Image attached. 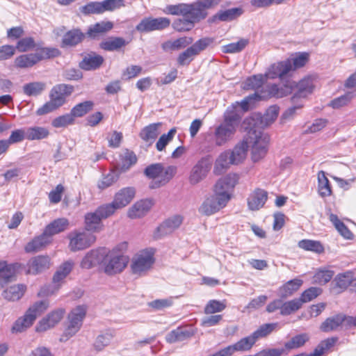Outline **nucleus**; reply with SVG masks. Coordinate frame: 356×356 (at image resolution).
<instances>
[{"label":"nucleus","instance_id":"f257e3e1","mask_svg":"<svg viewBox=\"0 0 356 356\" xmlns=\"http://www.w3.org/2000/svg\"><path fill=\"white\" fill-rule=\"evenodd\" d=\"M248 131L245 140L238 143L232 150L222 152L216 159L213 172L220 175L226 171L231 165H238L246 157L247 151L251 147L252 159L257 162L263 159L268 152L269 136L267 134L258 131Z\"/></svg>","mask_w":356,"mask_h":356},{"label":"nucleus","instance_id":"f03ea898","mask_svg":"<svg viewBox=\"0 0 356 356\" xmlns=\"http://www.w3.org/2000/svg\"><path fill=\"white\" fill-rule=\"evenodd\" d=\"M220 2V0H197L192 3L167 5L163 13L181 16L173 21L172 27L176 31L186 32L192 30L195 24L204 19L208 15L207 10L216 7Z\"/></svg>","mask_w":356,"mask_h":356},{"label":"nucleus","instance_id":"7ed1b4c3","mask_svg":"<svg viewBox=\"0 0 356 356\" xmlns=\"http://www.w3.org/2000/svg\"><path fill=\"white\" fill-rule=\"evenodd\" d=\"M241 118L238 102L227 108L223 114L222 122L214 129L213 142L216 146H223L234 138Z\"/></svg>","mask_w":356,"mask_h":356},{"label":"nucleus","instance_id":"20e7f679","mask_svg":"<svg viewBox=\"0 0 356 356\" xmlns=\"http://www.w3.org/2000/svg\"><path fill=\"white\" fill-rule=\"evenodd\" d=\"M294 88H296L297 90L291 97V101L295 104L298 99L305 98L313 92L314 88L313 79L311 77H307L302 79L297 84L295 81L287 80L285 83H282L280 86L277 84L267 86V92L262 93L261 97L282 98L291 94Z\"/></svg>","mask_w":356,"mask_h":356},{"label":"nucleus","instance_id":"39448f33","mask_svg":"<svg viewBox=\"0 0 356 356\" xmlns=\"http://www.w3.org/2000/svg\"><path fill=\"white\" fill-rule=\"evenodd\" d=\"M278 114L279 107L276 105L270 106L264 115L259 113H253L245 119L243 122L245 129L263 132L261 130L273 123L277 119Z\"/></svg>","mask_w":356,"mask_h":356},{"label":"nucleus","instance_id":"423d86ee","mask_svg":"<svg viewBox=\"0 0 356 356\" xmlns=\"http://www.w3.org/2000/svg\"><path fill=\"white\" fill-rule=\"evenodd\" d=\"M175 173V167L168 166L164 168L161 163L149 165L144 170L146 177L154 179L149 184L151 188H157L165 185L173 177Z\"/></svg>","mask_w":356,"mask_h":356},{"label":"nucleus","instance_id":"0eeeda50","mask_svg":"<svg viewBox=\"0 0 356 356\" xmlns=\"http://www.w3.org/2000/svg\"><path fill=\"white\" fill-rule=\"evenodd\" d=\"M266 77L265 75L262 74H257L254 75L251 77L248 78L245 83H244V88L249 90V89H253V90H259L260 88H262L260 92H256L253 95H250L245 98L243 100L241 101V102L239 104V106H241V108L243 111L248 110L249 105L251 104L252 101L255 99H262L263 98L261 97V95L264 92H267L266 86L267 85L264 86L263 87V84L264 81L266 80ZM271 84H268V86H270Z\"/></svg>","mask_w":356,"mask_h":356},{"label":"nucleus","instance_id":"6e6552de","mask_svg":"<svg viewBox=\"0 0 356 356\" xmlns=\"http://www.w3.org/2000/svg\"><path fill=\"white\" fill-rule=\"evenodd\" d=\"M86 309L84 306H78L68 314L67 327L60 340L66 341L73 337L80 330L83 320L86 316Z\"/></svg>","mask_w":356,"mask_h":356},{"label":"nucleus","instance_id":"1a4fd4ad","mask_svg":"<svg viewBox=\"0 0 356 356\" xmlns=\"http://www.w3.org/2000/svg\"><path fill=\"white\" fill-rule=\"evenodd\" d=\"M230 199L229 195L216 193L207 197L199 208V212L204 216H211L225 207Z\"/></svg>","mask_w":356,"mask_h":356},{"label":"nucleus","instance_id":"9d476101","mask_svg":"<svg viewBox=\"0 0 356 356\" xmlns=\"http://www.w3.org/2000/svg\"><path fill=\"white\" fill-rule=\"evenodd\" d=\"M111 207H105L104 205L99 207L95 211L88 213L85 216V227L87 231L93 232L102 229V220L111 216Z\"/></svg>","mask_w":356,"mask_h":356},{"label":"nucleus","instance_id":"9b49d317","mask_svg":"<svg viewBox=\"0 0 356 356\" xmlns=\"http://www.w3.org/2000/svg\"><path fill=\"white\" fill-rule=\"evenodd\" d=\"M70 240L69 248L72 252L84 250L90 246L96 240V237L86 232L74 231L68 234Z\"/></svg>","mask_w":356,"mask_h":356},{"label":"nucleus","instance_id":"f8f14e48","mask_svg":"<svg viewBox=\"0 0 356 356\" xmlns=\"http://www.w3.org/2000/svg\"><path fill=\"white\" fill-rule=\"evenodd\" d=\"M170 22V19L168 17H145L137 24L136 30L140 33L162 31L168 28Z\"/></svg>","mask_w":356,"mask_h":356},{"label":"nucleus","instance_id":"ddd939ff","mask_svg":"<svg viewBox=\"0 0 356 356\" xmlns=\"http://www.w3.org/2000/svg\"><path fill=\"white\" fill-rule=\"evenodd\" d=\"M128 261L127 257L122 254H116L114 251H108L104 264V271L108 275L120 273L127 266Z\"/></svg>","mask_w":356,"mask_h":356},{"label":"nucleus","instance_id":"4468645a","mask_svg":"<svg viewBox=\"0 0 356 356\" xmlns=\"http://www.w3.org/2000/svg\"><path fill=\"white\" fill-rule=\"evenodd\" d=\"M154 262L153 254L149 252H141L135 255L131 262V270L134 274L143 275L152 267Z\"/></svg>","mask_w":356,"mask_h":356},{"label":"nucleus","instance_id":"2eb2a0df","mask_svg":"<svg viewBox=\"0 0 356 356\" xmlns=\"http://www.w3.org/2000/svg\"><path fill=\"white\" fill-rule=\"evenodd\" d=\"M65 313V310L62 308L56 309L48 313L38 321L35 326V331L37 332H44L54 327L62 320Z\"/></svg>","mask_w":356,"mask_h":356},{"label":"nucleus","instance_id":"dca6fc26","mask_svg":"<svg viewBox=\"0 0 356 356\" xmlns=\"http://www.w3.org/2000/svg\"><path fill=\"white\" fill-rule=\"evenodd\" d=\"M211 162L208 158L204 157L200 159L191 170L188 177L189 183L192 185H196L204 179L211 169Z\"/></svg>","mask_w":356,"mask_h":356},{"label":"nucleus","instance_id":"f3484780","mask_svg":"<svg viewBox=\"0 0 356 356\" xmlns=\"http://www.w3.org/2000/svg\"><path fill=\"white\" fill-rule=\"evenodd\" d=\"M135 190L134 188L128 187L120 190L116 193L114 200L110 203L104 204L105 207H111V214H113L117 209L127 206L134 198Z\"/></svg>","mask_w":356,"mask_h":356},{"label":"nucleus","instance_id":"a211bd4d","mask_svg":"<svg viewBox=\"0 0 356 356\" xmlns=\"http://www.w3.org/2000/svg\"><path fill=\"white\" fill-rule=\"evenodd\" d=\"M183 216L174 215L164 220L157 228L154 233L155 238H161L168 235L178 229L183 222Z\"/></svg>","mask_w":356,"mask_h":356},{"label":"nucleus","instance_id":"6ab92c4d","mask_svg":"<svg viewBox=\"0 0 356 356\" xmlns=\"http://www.w3.org/2000/svg\"><path fill=\"white\" fill-rule=\"evenodd\" d=\"M74 90V88L72 85L57 84L51 88L49 92V99L60 108L65 103L66 97L70 96Z\"/></svg>","mask_w":356,"mask_h":356},{"label":"nucleus","instance_id":"aec40b11","mask_svg":"<svg viewBox=\"0 0 356 356\" xmlns=\"http://www.w3.org/2000/svg\"><path fill=\"white\" fill-rule=\"evenodd\" d=\"M108 254L107 249L104 248L92 250L83 259L81 266L83 268L89 269L105 262Z\"/></svg>","mask_w":356,"mask_h":356},{"label":"nucleus","instance_id":"412c9836","mask_svg":"<svg viewBox=\"0 0 356 356\" xmlns=\"http://www.w3.org/2000/svg\"><path fill=\"white\" fill-rule=\"evenodd\" d=\"M292 63L290 59L274 63L266 73V79L282 78L292 70Z\"/></svg>","mask_w":356,"mask_h":356},{"label":"nucleus","instance_id":"4be33fe9","mask_svg":"<svg viewBox=\"0 0 356 356\" xmlns=\"http://www.w3.org/2000/svg\"><path fill=\"white\" fill-rule=\"evenodd\" d=\"M238 180V177L236 174H228L216 182L214 186V192L222 195H229V191L234 188Z\"/></svg>","mask_w":356,"mask_h":356},{"label":"nucleus","instance_id":"5701e85b","mask_svg":"<svg viewBox=\"0 0 356 356\" xmlns=\"http://www.w3.org/2000/svg\"><path fill=\"white\" fill-rule=\"evenodd\" d=\"M243 13L242 8H232L227 10H219L216 15L208 19L209 23H216L217 21L230 22L239 17Z\"/></svg>","mask_w":356,"mask_h":356},{"label":"nucleus","instance_id":"b1692460","mask_svg":"<svg viewBox=\"0 0 356 356\" xmlns=\"http://www.w3.org/2000/svg\"><path fill=\"white\" fill-rule=\"evenodd\" d=\"M268 198V193L261 188L252 191L248 198V205L250 210L257 211L263 207Z\"/></svg>","mask_w":356,"mask_h":356},{"label":"nucleus","instance_id":"393cba45","mask_svg":"<svg viewBox=\"0 0 356 356\" xmlns=\"http://www.w3.org/2000/svg\"><path fill=\"white\" fill-rule=\"evenodd\" d=\"M86 35V33H83L79 29H71L63 36L61 47H75L83 41Z\"/></svg>","mask_w":356,"mask_h":356},{"label":"nucleus","instance_id":"a878e982","mask_svg":"<svg viewBox=\"0 0 356 356\" xmlns=\"http://www.w3.org/2000/svg\"><path fill=\"white\" fill-rule=\"evenodd\" d=\"M50 267V258L48 256L40 255L31 259L29 264V273L38 274Z\"/></svg>","mask_w":356,"mask_h":356},{"label":"nucleus","instance_id":"bb28decb","mask_svg":"<svg viewBox=\"0 0 356 356\" xmlns=\"http://www.w3.org/2000/svg\"><path fill=\"white\" fill-rule=\"evenodd\" d=\"M104 58L96 54L90 52L87 54L79 63V67L84 70H95L100 67L104 63Z\"/></svg>","mask_w":356,"mask_h":356},{"label":"nucleus","instance_id":"cd10ccee","mask_svg":"<svg viewBox=\"0 0 356 356\" xmlns=\"http://www.w3.org/2000/svg\"><path fill=\"white\" fill-rule=\"evenodd\" d=\"M69 221L67 219L61 218L52 221L47 225L44 230V233L51 241V237L54 235L59 234L67 229Z\"/></svg>","mask_w":356,"mask_h":356},{"label":"nucleus","instance_id":"c85d7f7f","mask_svg":"<svg viewBox=\"0 0 356 356\" xmlns=\"http://www.w3.org/2000/svg\"><path fill=\"white\" fill-rule=\"evenodd\" d=\"M193 39L191 37H181L175 40H167L161 44L162 49L165 52H171L184 49L191 44Z\"/></svg>","mask_w":356,"mask_h":356},{"label":"nucleus","instance_id":"c756f323","mask_svg":"<svg viewBox=\"0 0 356 356\" xmlns=\"http://www.w3.org/2000/svg\"><path fill=\"white\" fill-rule=\"evenodd\" d=\"M152 206L150 200H144L134 204L128 211V216L131 218H140L145 215Z\"/></svg>","mask_w":356,"mask_h":356},{"label":"nucleus","instance_id":"7c9ffc66","mask_svg":"<svg viewBox=\"0 0 356 356\" xmlns=\"http://www.w3.org/2000/svg\"><path fill=\"white\" fill-rule=\"evenodd\" d=\"M161 123H152L145 127L140 132V138L149 145L152 144L160 134Z\"/></svg>","mask_w":356,"mask_h":356},{"label":"nucleus","instance_id":"2f4dec72","mask_svg":"<svg viewBox=\"0 0 356 356\" xmlns=\"http://www.w3.org/2000/svg\"><path fill=\"white\" fill-rule=\"evenodd\" d=\"M302 283V280L298 278L288 281L278 289V296L284 299L291 296L299 289Z\"/></svg>","mask_w":356,"mask_h":356},{"label":"nucleus","instance_id":"473e14b6","mask_svg":"<svg viewBox=\"0 0 356 356\" xmlns=\"http://www.w3.org/2000/svg\"><path fill=\"white\" fill-rule=\"evenodd\" d=\"M49 307V301L47 299L38 300L33 302L26 311V313L35 321Z\"/></svg>","mask_w":356,"mask_h":356},{"label":"nucleus","instance_id":"72a5a7b5","mask_svg":"<svg viewBox=\"0 0 356 356\" xmlns=\"http://www.w3.org/2000/svg\"><path fill=\"white\" fill-rule=\"evenodd\" d=\"M50 243V239L43 232L40 236L35 237L32 241L29 242L24 249L26 252H35L41 250Z\"/></svg>","mask_w":356,"mask_h":356},{"label":"nucleus","instance_id":"f704fd0d","mask_svg":"<svg viewBox=\"0 0 356 356\" xmlns=\"http://www.w3.org/2000/svg\"><path fill=\"white\" fill-rule=\"evenodd\" d=\"M113 26V24L111 22L103 21L97 22L88 28V31L86 32V35L90 38H96L99 35L111 30Z\"/></svg>","mask_w":356,"mask_h":356},{"label":"nucleus","instance_id":"c9c22d12","mask_svg":"<svg viewBox=\"0 0 356 356\" xmlns=\"http://www.w3.org/2000/svg\"><path fill=\"white\" fill-rule=\"evenodd\" d=\"M26 289L24 284L12 285L3 291L2 296L9 301L18 300L23 296Z\"/></svg>","mask_w":356,"mask_h":356},{"label":"nucleus","instance_id":"e433bc0d","mask_svg":"<svg viewBox=\"0 0 356 356\" xmlns=\"http://www.w3.org/2000/svg\"><path fill=\"white\" fill-rule=\"evenodd\" d=\"M256 340L252 334L246 337L242 338L233 345L229 346L232 353L236 351L245 352L251 350L256 343Z\"/></svg>","mask_w":356,"mask_h":356},{"label":"nucleus","instance_id":"4c0bfd02","mask_svg":"<svg viewBox=\"0 0 356 356\" xmlns=\"http://www.w3.org/2000/svg\"><path fill=\"white\" fill-rule=\"evenodd\" d=\"M343 320L342 314L329 317L321 323L320 329L324 332L337 330L343 325Z\"/></svg>","mask_w":356,"mask_h":356},{"label":"nucleus","instance_id":"58836bf2","mask_svg":"<svg viewBox=\"0 0 356 356\" xmlns=\"http://www.w3.org/2000/svg\"><path fill=\"white\" fill-rule=\"evenodd\" d=\"M129 42L123 38L114 37L103 41L100 43V47L106 51H118L123 47H125Z\"/></svg>","mask_w":356,"mask_h":356},{"label":"nucleus","instance_id":"ea45409f","mask_svg":"<svg viewBox=\"0 0 356 356\" xmlns=\"http://www.w3.org/2000/svg\"><path fill=\"white\" fill-rule=\"evenodd\" d=\"M26 139L29 140H39L47 138L49 135V131L43 127H31L26 129Z\"/></svg>","mask_w":356,"mask_h":356},{"label":"nucleus","instance_id":"a19ab883","mask_svg":"<svg viewBox=\"0 0 356 356\" xmlns=\"http://www.w3.org/2000/svg\"><path fill=\"white\" fill-rule=\"evenodd\" d=\"M318 193L322 197L332 195L331 186L324 171H320L318 173Z\"/></svg>","mask_w":356,"mask_h":356},{"label":"nucleus","instance_id":"79ce46f5","mask_svg":"<svg viewBox=\"0 0 356 356\" xmlns=\"http://www.w3.org/2000/svg\"><path fill=\"white\" fill-rule=\"evenodd\" d=\"M74 263L72 261H67L62 264L53 277V282L58 284L63 281L72 271Z\"/></svg>","mask_w":356,"mask_h":356},{"label":"nucleus","instance_id":"37998d69","mask_svg":"<svg viewBox=\"0 0 356 356\" xmlns=\"http://www.w3.org/2000/svg\"><path fill=\"white\" fill-rule=\"evenodd\" d=\"M120 161L119 168L122 172H125L137 162V157L134 152L126 149L120 156Z\"/></svg>","mask_w":356,"mask_h":356},{"label":"nucleus","instance_id":"c03bdc74","mask_svg":"<svg viewBox=\"0 0 356 356\" xmlns=\"http://www.w3.org/2000/svg\"><path fill=\"white\" fill-rule=\"evenodd\" d=\"M46 88V83L41 81H34L23 86V92L27 96L40 95Z\"/></svg>","mask_w":356,"mask_h":356},{"label":"nucleus","instance_id":"a18cd8bd","mask_svg":"<svg viewBox=\"0 0 356 356\" xmlns=\"http://www.w3.org/2000/svg\"><path fill=\"white\" fill-rule=\"evenodd\" d=\"M309 339L307 334L302 333L293 337L284 343L285 350H294L303 346Z\"/></svg>","mask_w":356,"mask_h":356},{"label":"nucleus","instance_id":"49530a36","mask_svg":"<svg viewBox=\"0 0 356 356\" xmlns=\"http://www.w3.org/2000/svg\"><path fill=\"white\" fill-rule=\"evenodd\" d=\"M34 321L26 312L24 315L19 318L14 323L12 327V332H22L27 328L30 327L33 323Z\"/></svg>","mask_w":356,"mask_h":356},{"label":"nucleus","instance_id":"de8ad7c7","mask_svg":"<svg viewBox=\"0 0 356 356\" xmlns=\"http://www.w3.org/2000/svg\"><path fill=\"white\" fill-rule=\"evenodd\" d=\"M94 106V103L92 101H85L83 102L79 103L75 105L70 111L72 117L74 118H80L90 111L92 110Z\"/></svg>","mask_w":356,"mask_h":356},{"label":"nucleus","instance_id":"09e8293b","mask_svg":"<svg viewBox=\"0 0 356 356\" xmlns=\"http://www.w3.org/2000/svg\"><path fill=\"white\" fill-rule=\"evenodd\" d=\"M17 264H8L5 261L0 262V279L4 282H9L14 277Z\"/></svg>","mask_w":356,"mask_h":356},{"label":"nucleus","instance_id":"8fccbe9b","mask_svg":"<svg viewBox=\"0 0 356 356\" xmlns=\"http://www.w3.org/2000/svg\"><path fill=\"white\" fill-rule=\"evenodd\" d=\"M114 336V332L111 330H108L98 335L94 343L95 348L98 351L103 350L106 346L109 345Z\"/></svg>","mask_w":356,"mask_h":356},{"label":"nucleus","instance_id":"3c124183","mask_svg":"<svg viewBox=\"0 0 356 356\" xmlns=\"http://www.w3.org/2000/svg\"><path fill=\"white\" fill-rule=\"evenodd\" d=\"M191 336L190 332L183 330L181 328H177L172 330L165 337L166 341L170 343L182 341Z\"/></svg>","mask_w":356,"mask_h":356},{"label":"nucleus","instance_id":"603ef678","mask_svg":"<svg viewBox=\"0 0 356 356\" xmlns=\"http://www.w3.org/2000/svg\"><path fill=\"white\" fill-rule=\"evenodd\" d=\"M277 323H265L259 326V327L252 333V335L256 341L261 339L268 336L272 333L277 327Z\"/></svg>","mask_w":356,"mask_h":356},{"label":"nucleus","instance_id":"864d4df0","mask_svg":"<svg viewBox=\"0 0 356 356\" xmlns=\"http://www.w3.org/2000/svg\"><path fill=\"white\" fill-rule=\"evenodd\" d=\"M249 41L248 39L241 38L236 42L229 43L222 47L223 53L235 54L243 50L248 45Z\"/></svg>","mask_w":356,"mask_h":356},{"label":"nucleus","instance_id":"5fc2aeb1","mask_svg":"<svg viewBox=\"0 0 356 356\" xmlns=\"http://www.w3.org/2000/svg\"><path fill=\"white\" fill-rule=\"evenodd\" d=\"M337 287L341 289H346L351 283L356 286V279L353 280L352 273L347 272L343 274H339L333 280Z\"/></svg>","mask_w":356,"mask_h":356},{"label":"nucleus","instance_id":"6e6d98bb","mask_svg":"<svg viewBox=\"0 0 356 356\" xmlns=\"http://www.w3.org/2000/svg\"><path fill=\"white\" fill-rule=\"evenodd\" d=\"M33 54H23L15 59V65L19 68H29L36 64Z\"/></svg>","mask_w":356,"mask_h":356},{"label":"nucleus","instance_id":"4d7b16f0","mask_svg":"<svg viewBox=\"0 0 356 356\" xmlns=\"http://www.w3.org/2000/svg\"><path fill=\"white\" fill-rule=\"evenodd\" d=\"M330 221L334 224L335 228L346 239H350L353 237L352 232L348 229V227L341 222L338 217L334 214L330 216Z\"/></svg>","mask_w":356,"mask_h":356},{"label":"nucleus","instance_id":"13d9d810","mask_svg":"<svg viewBox=\"0 0 356 356\" xmlns=\"http://www.w3.org/2000/svg\"><path fill=\"white\" fill-rule=\"evenodd\" d=\"M334 272L330 270L320 269L313 276V283L320 285L327 283L333 277Z\"/></svg>","mask_w":356,"mask_h":356},{"label":"nucleus","instance_id":"bf43d9fd","mask_svg":"<svg viewBox=\"0 0 356 356\" xmlns=\"http://www.w3.org/2000/svg\"><path fill=\"white\" fill-rule=\"evenodd\" d=\"M298 247L316 253L323 252V247L319 241L304 239L298 242Z\"/></svg>","mask_w":356,"mask_h":356},{"label":"nucleus","instance_id":"052dcab7","mask_svg":"<svg viewBox=\"0 0 356 356\" xmlns=\"http://www.w3.org/2000/svg\"><path fill=\"white\" fill-rule=\"evenodd\" d=\"M337 337L327 338L322 341L312 352L314 356H322L324 352L332 348L337 341Z\"/></svg>","mask_w":356,"mask_h":356},{"label":"nucleus","instance_id":"680f3d73","mask_svg":"<svg viewBox=\"0 0 356 356\" xmlns=\"http://www.w3.org/2000/svg\"><path fill=\"white\" fill-rule=\"evenodd\" d=\"M302 307L301 301L298 298H295L290 301L282 303V311L280 314L283 316H288L291 313L298 310Z\"/></svg>","mask_w":356,"mask_h":356},{"label":"nucleus","instance_id":"e2e57ef3","mask_svg":"<svg viewBox=\"0 0 356 356\" xmlns=\"http://www.w3.org/2000/svg\"><path fill=\"white\" fill-rule=\"evenodd\" d=\"M226 308L225 301H219L216 300H211L208 302L204 307V313L207 314H211L217 312H220Z\"/></svg>","mask_w":356,"mask_h":356},{"label":"nucleus","instance_id":"0e129e2a","mask_svg":"<svg viewBox=\"0 0 356 356\" xmlns=\"http://www.w3.org/2000/svg\"><path fill=\"white\" fill-rule=\"evenodd\" d=\"M80 11L84 15L102 14L104 13L102 3L92 1L80 8Z\"/></svg>","mask_w":356,"mask_h":356},{"label":"nucleus","instance_id":"69168bd1","mask_svg":"<svg viewBox=\"0 0 356 356\" xmlns=\"http://www.w3.org/2000/svg\"><path fill=\"white\" fill-rule=\"evenodd\" d=\"M196 56L194 51L189 47L185 51L179 54L177 59V63L180 66L188 65Z\"/></svg>","mask_w":356,"mask_h":356},{"label":"nucleus","instance_id":"338daca9","mask_svg":"<svg viewBox=\"0 0 356 356\" xmlns=\"http://www.w3.org/2000/svg\"><path fill=\"white\" fill-rule=\"evenodd\" d=\"M35 47L36 44L33 38L26 37L18 40L15 49L20 52H26L34 49Z\"/></svg>","mask_w":356,"mask_h":356},{"label":"nucleus","instance_id":"774afa93","mask_svg":"<svg viewBox=\"0 0 356 356\" xmlns=\"http://www.w3.org/2000/svg\"><path fill=\"white\" fill-rule=\"evenodd\" d=\"M176 132V129L172 128L168 132V134L161 135L156 143V149L159 152L163 151L166 145L172 140Z\"/></svg>","mask_w":356,"mask_h":356}]
</instances>
